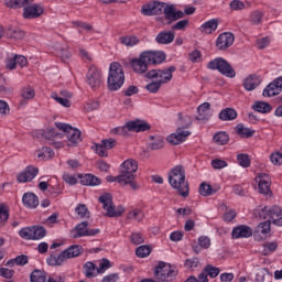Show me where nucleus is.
<instances>
[{
	"label": "nucleus",
	"instance_id": "29",
	"mask_svg": "<svg viewBox=\"0 0 282 282\" xmlns=\"http://www.w3.org/2000/svg\"><path fill=\"white\" fill-rule=\"evenodd\" d=\"M36 96V93L34 91V88L26 86L21 89V98L20 107H25L28 105V100H32Z\"/></svg>",
	"mask_w": 282,
	"mask_h": 282
},
{
	"label": "nucleus",
	"instance_id": "26",
	"mask_svg": "<svg viewBox=\"0 0 282 282\" xmlns=\"http://www.w3.org/2000/svg\"><path fill=\"white\" fill-rule=\"evenodd\" d=\"M64 254V258L66 259H76V257H80V254H83L84 250H83V246L80 245H73L70 247H68L66 250L62 251Z\"/></svg>",
	"mask_w": 282,
	"mask_h": 282
},
{
	"label": "nucleus",
	"instance_id": "31",
	"mask_svg": "<svg viewBox=\"0 0 282 282\" xmlns=\"http://www.w3.org/2000/svg\"><path fill=\"white\" fill-rule=\"evenodd\" d=\"M218 118L223 122L237 120V110L235 108H225L219 112Z\"/></svg>",
	"mask_w": 282,
	"mask_h": 282
},
{
	"label": "nucleus",
	"instance_id": "34",
	"mask_svg": "<svg viewBox=\"0 0 282 282\" xmlns=\"http://www.w3.org/2000/svg\"><path fill=\"white\" fill-rule=\"evenodd\" d=\"M58 137L62 138V134L56 132L54 128H47L46 130H40L37 132V138H44L45 140H52Z\"/></svg>",
	"mask_w": 282,
	"mask_h": 282
},
{
	"label": "nucleus",
	"instance_id": "5",
	"mask_svg": "<svg viewBox=\"0 0 282 282\" xmlns=\"http://www.w3.org/2000/svg\"><path fill=\"white\" fill-rule=\"evenodd\" d=\"M107 84L110 91H118L124 85V69L120 63L110 64Z\"/></svg>",
	"mask_w": 282,
	"mask_h": 282
},
{
	"label": "nucleus",
	"instance_id": "62",
	"mask_svg": "<svg viewBox=\"0 0 282 282\" xmlns=\"http://www.w3.org/2000/svg\"><path fill=\"white\" fill-rule=\"evenodd\" d=\"M184 265L187 270H193L199 265V258L186 259Z\"/></svg>",
	"mask_w": 282,
	"mask_h": 282
},
{
	"label": "nucleus",
	"instance_id": "39",
	"mask_svg": "<svg viewBox=\"0 0 282 282\" xmlns=\"http://www.w3.org/2000/svg\"><path fill=\"white\" fill-rule=\"evenodd\" d=\"M31 282H45L47 281V273L45 271H41L35 269L30 275Z\"/></svg>",
	"mask_w": 282,
	"mask_h": 282
},
{
	"label": "nucleus",
	"instance_id": "61",
	"mask_svg": "<svg viewBox=\"0 0 282 282\" xmlns=\"http://www.w3.org/2000/svg\"><path fill=\"white\" fill-rule=\"evenodd\" d=\"M3 94H12V88L8 87V82L0 75V96Z\"/></svg>",
	"mask_w": 282,
	"mask_h": 282
},
{
	"label": "nucleus",
	"instance_id": "38",
	"mask_svg": "<svg viewBox=\"0 0 282 282\" xmlns=\"http://www.w3.org/2000/svg\"><path fill=\"white\" fill-rule=\"evenodd\" d=\"M119 41L121 45H126V47H133V45H138V43H140V39L134 35L121 36Z\"/></svg>",
	"mask_w": 282,
	"mask_h": 282
},
{
	"label": "nucleus",
	"instance_id": "14",
	"mask_svg": "<svg viewBox=\"0 0 282 282\" xmlns=\"http://www.w3.org/2000/svg\"><path fill=\"white\" fill-rule=\"evenodd\" d=\"M116 144H118V141L116 139L109 138L101 140V143H95L91 147V150L99 155V158H109V152L111 149L116 148Z\"/></svg>",
	"mask_w": 282,
	"mask_h": 282
},
{
	"label": "nucleus",
	"instance_id": "35",
	"mask_svg": "<svg viewBox=\"0 0 282 282\" xmlns=\"http://www.w3.org/2000/svg\"><path fill=\"white\" fill-rule=\"evenodd\" d=\"M252 109L258 111V113H270V111H272V105L265 101H256Z\"/></svg>",
	"mask_w": 282,
	"mask_h": 282
},
{
	"label": "nucleus",
	"instance_id": "42",
	"mask_svg": "<svg viewBox=\"0 0 282 282\" xmlns=\"http://www.w3.org/2000/svg\"><path fill=\"white\" fill-rule=\"evenodd\" d=\"M37 158L40 160H52V158H54V150H52V148L44 147L39 150Z\"/></svg>",
	"mask_w": 282,
	"mask_h": 282
},
{
	"label": "nucleus",
	"instance_id": "50",
	"mask_svg": "<svg viewBox=\"0 0 282 282\" xmlns=\"http://www.w3.org/2000/svg\"><path fill=\"white\" fill-rule=\"evenodd\" d=\"M237 161H238V164H240V166H242V169L250 167V155H248L246 153L238 154Z\"/></svg>",
	"mask_w": 282,
	"mask_h": 282
},
{
	"label": "nucleus",
	"instance_id": "3",
	"mask_svg": "<svg viewBox=\"0 0 282 282\" xmlns=\"http://www.w3.org/2000/svg\"><path fill=\"white\" fill-rule=\"evenodd\" d=\"M34 0H6L4 6L11 10L23 9L24 19H39L44 12L45 9L41 4H31Z\"/></svg>",
	"mask_w": 282,
	"mask_h": 282
},
{
	"label": "nucleus",
	"instance_id": "2",
	"mask_svg": "<svg viewBox=\"0 0 282 282\" xmlns=\"http://www.w3.org/2000/svg\"><path fill=\"white\" fill-rule=\"evenodd\" d=\"M166 61L164 52L144 51L140 54L139 58L131 61L132 69L135 74H145L149 65H161Z\"/></svg>",
	"mask_w": 282,
	"mask_h": 282
},
{
	"label": "nucleus",
	"instance_id": "58",
	"mask_svg": "<svg viewBox=\"0 0 282 282\" xmlns=\"http://www.w3.org/2000/svg\"><path fill=\"white\" fill-rule=\"evenodd\" d=\"M162 82L161 80H158V82H152L150 84H148L145 86V89L148 91H150V94H158V91H160V87H162Z\"/></svg>",
	"mask_w": 282,
	"mask_h": 282
},
{
	"label": "nucleus",
	"instance_id": "54",
	"mask_svg": "<svg viewBox=\"0 0 282 282\" xmlns=\"http://www.w3.org/2000/svg\"><path fill=\"white\" fill-rule=\"evenodd\" d=\"M8 36H10V39H15L17 41H21V39H24L25 32L19 29H9Z\"/></svg>",
	"mask_w": 282,
	"mask_h": 282
},
{
	"label": "nucleus",
	"instance_id": "51",
	"mask_svg": "<svg viewBox=\"0 0 282 282\" xmlns=\"http://www.w3.org/2000/svg\"><path fill=\"white\" fill-rule=\"evenodd\" d=\"M188 23H189V21L187 19L181 20L171 26V31L172 32H176V31L184 32V30H186V28H188Z\"/></svg>",
	"mask_w": 282,
	"mask_h": 282
},
{
	"label": "nucleus",
	"instance_id": "9",
	"mask_svg": "<svg viewBox=\"0 0 282 282\" xmlns=\"http://www.w3.org/2000/svg\"><path fill=\"white\" fill-rule=\"evenodd\" d=\"M256 217L259 219L271 220L274 226H282V209L279 206H265L261 209H258Z\"/></svg>",
	"mask_w": 282,
	"mask_h": 282
},
{
	"label": "nucleus",
	"instance_id": "21",
	"mask_svg": "<svg viewBox=\"0 0 282 282\" xmlns=\"http://www.w3.org/2000/svg\"><path fill=\"white\" fill-rule=\"evenodd\" d=\"M258 178L259 193H261V195H272V189L270 188V175L261 173L258 175Z\"/></svg>",
	"mask_w": 282,
	"mask_h": 282
},
{
	"label": "nucleus",
	"instance_id": "59",
	"mask_svg": "<svg viewBox=\"0 0 282 282\" xmlns=\"http://www.w3.org/2000/svg\"><path fill=\"white\" fill-rule=\"evenodd\" d=\"M128 219H133L134 221H141L144 219V213L140 209H134L128 214Z\"/></svg>",
	"mask_w": 282,
	"mask_h": 282
},
{
	"label": "nucleus",
	"instance_id": "20",
	"mask_svg": "<svg viewBox=\"0 0 282 282\" xmlns=\"http://www.w3.org/2000/svg\"><path fill=\"white\" fill-rule=\"evenodd\" d=\"M254 231L247 225H239L235 227L231 231L232 239H248Z\"/></svg>",
	"mask_w": 282,
	"mask_h": 282
},
{
	"label": "nucleus",
	"instance_id": "44",
	"mask_svg": "<svg viewBox=\"0 0 282 282\" xmlns=\"http://www.w3.org/2000/svg\"><path fill=\"white\" fill-rule=\"evenodd\" d=\"M230 138L228 137V133L226 132H217L214 135V142L218 144L219 147H224V144H228V141Z\"/></svg>",
	"mask_w": 282,
	"mask_h": 282
},
{
	"label": "nucleus",
	"instance_id": "6",
	"mask_svg": "<svg viewBox=\"0 0 282 282\" xmlns=\"http://www.w3.org/2000/svg\"><path fill=\"white\" fill-rule=\"evenodd\" d=\"M178 118L185 123H181V126L176 129V133H172L167 137V142L174 145L186 142V139L188 138V135H191V131L184 129H189L191 124H193V120H191V117L186 116L183 118L182 112L178 113Z\"/></svg>",
	"mask_w": 282,
	"mask_h": 282
},
{
	"label": "nucleus",
	"instance_id": "25",
	"mask_svg": "<svg viewBox=\"0 0 282 282\" xmlns=\"http://www.w3.org/2000/svg\"><path fill=\"white\" fill-rule=\"evenodd\" d=\"M198 116L196 117V120L200 122H208L210 120V102H204L198 108Z\"/></svg>",
	"mask_w": 282,
	"mask_h": 282
},
{
	"label": "nucleus",
	"instance_id": "57",
	"mask_svg": "<svg viewBox=\"0 0 282 282\" xmlns=\"http://www.w3.org/2000/svg\"><path fill=\"white\" fill-rule=\"evenodd\" d=\"M130 241L134 246H140V243H144V236L141 232H132L130 236Z\"/></svg>",
	"mask_w": 282,
	"mask_h": 282
},
{
	"label": "nucleus",
	"instance_id": "46",
	"mask_svg": "<svg viewBox=\"0 0 282 282\" xmlns=\"http://www.w3.org/2000/svg\"><path fill=\"white\" fill-rule=\"evenodd\" d=\"M47 235V230L43 226H33V241L43 239Z\"/></svg>",
	"mask_w": 282,
	"mask_h": 282
},
{
	"label": "nucleus",
	"instance_id": "19",
	"mask_svg": "<svg viewBox=\"0 0 282 282\" xmlns=\"http://www.w3.org/2000/svg\"><path fill=\"white\" fill-rule=\"evenodd\" d=\"M271 226H272V220L260 223L256 231L253 232V237L256 241H262V239H265L268 235H270Z\"/></svg>",
	"mask_w": 282,
	"mask_h": 282
},
{
	"label": "nucleus",
	"instance_id": "41",
	"mask_svg": "<svg viewBox=\"0 0 282 282\" xmlns=\"http://www.w3.org/2000/svg\"><path fill=\"white\" fill-rule=\"evenodd\" d=\"M263 17H264V13L262 11L257 10L251 12L249 17V21L251 25H261V23H263Z\"/></svg>",
	"mask_w": 282,
	"mask_h": 282
},
{
	"label": "nucleus",
	"instance_id": "45",
	"mask_svg": "<svg viewBox=\"0 0 282 282\" xmlns=\"http://www.w3.org/2000/svg\"><path fill=\"white\" fill-rule=\"evenodd\" d=\"M151 246H140L135 249V254L137 257H139L140 259H144L147 257H149V254H151Z\"/></svg>",
	"mask_w": 282,
	"mask_h": 282
},
{
	"label": "nucleus",
	"instance_id": "7",
	"mask_svg": "<svg viewBox=\"0 0 282 282\" xmlns=\"http://www.w3.org/2000/svg\"><path fill=\"white\" fill-rule=\"evenodd\" d=\"M154 279L160 282H173L177 279V270L173 269L171 264L160 261L154 269Z\"/></svg>",
	"mask_w": 282,
	"mask_h": 282
},
{
	"label": "nucleus",
	"instance_id": "11",
	"mask_svg": "<svg viewBox=\"0 0 282 282\" xmlns=\"http://www.w3.org/2000/svg\"><path fill=\"white\" fill-rule=\"evenodd\" d=\"M208 69H217L223 76H226L227 78H235L237 76V73L235 72V68L228 63V61L216 57L215 59L210 61L207 64Z\"/></svg>",
	"mask_w": 282,
	"mask_h": 282
},
{
	"label": "nucleus",
	"instance_id": "24",
	"mask_svg": "<svg viewBox=\"0 0 282 282\" xmlns=\"http://www.w3.org/2000/svg\"><path fill=\"white\" fill-rule=\"evenodd\" d=\"M259 85H261V78L256 74L249 75L242 82V86L246 91H254V89L258 88Z\"/></svg>",
	"mask_w": 282,
	"mask_h": 282
},
{
	"label": "nucleus",
	"instance_id": "37",
	"mask_svg": "<svg viewBox=\"0 0 282 282\" xmlns=\"http://www.w3.org/2000/svg\"><path fill=\"white\" fill-rule=\"evenodd\" d=\"M236 133L240 138H252V135H254V130L243 127V123H238L236 126Z\"/></svg>",
	"mask_w": 282,
	"mask_h": 282
},
{
	"label": "nucleus",
	"instance_id": "56",
	"mask_svg": "<svg viewBox=\"0 0 282 282\" xmlns=\"http://www.w3.org/2000/svg\"><path fill=\"white\" fill-rule=\"evenodd\" d=\"M17 263V265H28V256L25 254H21V256H18L14 260H9L7 262V265H12Z\"/></svg>",
	"mask_w": 282,
	"mask_h": 282
},
{
	"label": "nucleus",
	"instance_id": "16",
	"mask_svg": "<svg viewBox=\"0 0 282 282\" xmlns=\"http://www.w3.org/2000/svg\"><path fill=\"white\" fill-rule=\"evenodd\" d=\"M234 43H235V34L230 32H224L217 37L216 47L220 52H226V50H228V47H231Z\"/></svg>",
	"mask_w": 282,
	"mask_h": 282
},
{
	"label": "nucleus",
	"instance_id": "18",
	"mask_svg": "<svg viewBox=\"0 0 282 282\" xmlns=\"http://www.w3.org/2000/svg\"><path fill=\"white\" fill-rule=\"evenodd\" d=\"M87 226H89L88 221H82L75 227V230L77 234L73 236L74 239H79V237H95V235H98L100 232V229H87Z\"/></svg>",
	"mask_w": 282,
	"mask_h": 282
},
{
	"label": "nucleus",
	"instance_id": "23",
	"mask_svg": "<svg viewBox=\"0 0 282 282\" xmlns=\"http://www.w3.org/2000/svg\"><path fill=\"white\" fill-rule=\"evenodd\" d=\"M164 137L160 134L150 135L148 138V149L150 151H160V149H164Z\"/></svg>",
	"mask_w": 282,
	"mask_h": 282
},
{
	"label": "nucleus",
	"instance_id": "49",
	"mask_svg": "<svg viewBox=\"0 0 282 282\" xmlns=\"http://www.w3.org/2000/svg\"><path fill=\"white\" fill-rule=\"evenodd\" d=\"M10 219V212L6 209V206L0 207V228H3Z\"/></svg>",
	"mask_w": 282,
	"mask_h": 282
},
{
	"label": "nucleus",
	"instance_id": "17",
	"mask_svg": "<svg viewBox=\"0 0 282 282\" xmlns=\"http://www.w3.org/2000/svg\"><path fill=\"white\" fill-rule=\"evenodd\" d=\"M36 175H39V167L29 165L24 171L18 174L17 180L20 182V184H25L28 182H32Z\"/></svg>",
	"mask_w": 282,
	"mask_h": 282
},
{
	"label": "nucleus",
	"instance_id": "43",
	"mask_svg": "<svg viewBox=\"0 0 282 282\" xmlns=\"http://www.w3.org/2000/svg\"><path fill=\"white\" fill-rule=\"evenodd\" d=\"M199 194L203 197H210V195L217 193V191L213 189V186L210 184L202 183L198 188Z\"/></svg>",
	"mask_w": 282,
	"mask_h": 282
},
{
	"label": "nucleus",
	"instance_id": "22",
	"mask_svg": "<svg viewBox=\"0 0 282 282\" xmlns=\"http://www.w3.org/2000/svg\"><path fill=\"white\" fill-rule=\"evenodd\" d=\"M155 41L158 45H171L175 41V32L173 31H161Z\"/></svg>",
	"mask_w": 282,
	"mask_h": 282
},
{
	"label": "nucleus",
	"instance_id": "10",
	"mask_svg": "<svg viewBox=\"0 0 282 282\" xmlns=\"http://www.w3.org/2000/svg\"><path fill=\"white\" fill-rule=\"evenodd\" d=\"M98 202L102 204L104 210L107 212L106 217H122V214L124 213V207H122L121 205L116 207L111 194L107 193L101 195L98 198Z\"/></svg>",
	"mask_w": 282,
	"mask_h": 282
},
{
	"label": "nucleus",
	"instance_id": "1",
	"mask_svg": "<svg viewBox=\"0 0 282 282\" xmlns=\"http://www.w3.org/2000/svg\"><path fill=\"white\" fill-rule=\"evenodd\" d=\"M141 12L144 17H153L162 14L163 12L165 20L167 21V25L175 23V21H180V19H184V11H176L175 6L158 1L143 6Z\"/></svg>",
	"mask_w": 282,
	"mask_h": 282
},
{
	"label": "nucleus",
	"instance_id": "36",
	"mask_svg": "<svg viewBox=\"0 0 282 282\" xmlns=\"http://www.w3.org/2000/svg\"><path fill=\"white\" fill-rule=\"evenodd\" d=\"M280 94L281 91L276 87V84L272 82L263 89L262 96H264V98H272L273 96H279Z\"/></svg>",
	"mask_w": 282,
	"mask_h": 282
},
{
	"label": "nucleus",
	"instance_id": "47",
	"mask_svg": "<svg viewBox=\"0 0 282 282\" xmlns=\"http://www.w3.org/2000/svg\"><path fill=\"white\" fill-rule=\"evenodd\" d=\"M19 235L22 239H26V240H33L34 241V232H33V227H25L22 228L19 231Z\"/></svg>",
	"mask_w": 282,
	"mask_h": 282
},
{
	"label": "nucleus",
	"instance_id": "33",
	"mask_svg": "<svg viewBox=\"0 0 282 282\" xmlns=\"http://www.w3.org/2000/svg\"><path fill=\"white\" fill-rule=\"evenodd\" d=\"M217 28H219V21L217 19H212L202 24L200 30L206 34H213Z\"/></svg>",
	"mask_w": 282,
	"mask_h": 282
},
{
	"label": "nucleus",
	"instance_id": "27",
	"mask_svg": "<svg viewBox=\"0 0 282 282\" xmlns=\"http://www.w3.org/2000/svg\"><path fill=\"white\" fill-rule=\"evenodd\" d=\"M66 258L63 251H61L57 256L54 253H51L50 257L46 258L47 265H51L52 268H58L63 263H65Z\"/></svg>",
	"mask_w": 282,
	"mask_h": 282
},
{
	"label": "nucleus",
	"instance_id": "55",
	"mask_svg": "<svg viewBox=\"0 0 282 282\" xmlns=\"http://www.w3.org/2000/svg\"><path fill=\"white\" fill-rule=\"evenodd\" d=\"M276 248H279V245L276 242H267L264 245V249L262 250L263 257L272 254V252H274Z\"/></svg>",
	"mask_w": 282,
	"mask_h": 282
},
{
	"label": "nucleus",
	"instance_id": "53",
	"mask_svg": "<svg viewBox=\"0 0 282 282\" xmlns=\"http://www.w3.org/2000/svg\"><path fill=\"white\" fill-rule=\"evenodd\" d=\"M51 98H53V100H56V102L62 105V107H66V108L72 107V101H69V99L65 97H58V94L56 93H52Z\"/></svg>",
	"mask_w": 282,
	"mask_h": 282
},
{
	"label": "nucleus",
	"instance_id": "13",
	"mask_svg": "<svg viewBox=\"0 0 282 282\" xmlns=\"http://www.w3.org/2000/svg\"><path fill=\"white\" fill-rule=\"evenodd\" d=\"M138 171V161L133 159H128L121 164L120 175L118 176L119 184H122L124 180H135V175Z\"/></svg>",
	"mask_w": 282,
	"mask_h": 282
},
{
	"label": "nucleus",
	"instance_id": "64",
	"mask_svg": "<svg viewBox=\"0 0 282 282\" xmlns=\"http://www.w3.org/2000/svg\"><path fill=\"white\" fill-rule=\"evenodd\" d=\"M270 160H271L272 164H274L275 166H281V164H282V154H281V152L272 153L271 156H270Z\"/></svg>",
	"mask_w": 282,
	"mask_h": 282
},
{
	"label": "nucleus",
	"instance_id": "15",
	"mask_svg": "<svg viewBox=\"0 0 282 282\" xmlns=\"http://www.w3.org/2000/svg\"><path fill=\"white\" fill-rule=\"evenodd\" d=\"M87 83L91 89H99L102 84V73L96 68V66H90L86 75Z\"/></svg>",
	"mask_w": 282,
	"mask_h": 282
},
{
	"label": "nucleus",
	"instance_id": "60",
	"mask_svg": "<svg viewBox=\"0 0 282 282\" xmlns=\"http://www.w3.org/2000/svg\"><path fill=\"white\" fill-rule=\"evenodd\" d=\"M109 268H111V261L104 258L99 264V268H97V273L105 274V272H107V270H109Z\"/></svg>",
	"mask_w": 282,
	"mask_h": 282
},
{
	"label": "nucleus",
	"instance_id": "48",
	"mask_svg": "<svg viewBox=\"0 0 282 282\" xmlns=\"http://www.w3.org/2000/svg\"><path fill=\"white\" fill-rule=\"evenodd\" d=\"M75 213L80 217V219H85V217H87V219H89V209L87 208V205H85V204H79L75 208Z\"/></svg>",
	"mask_w": 282,
	"mask_h": 282
},
{
	"label": "nucleus",
	"instance_id": "63",
	"mask_svg": "<svg viewBox=\"0 0 282 282\" xmlns=\"http://www.w3.org/2000/svg\"><path fill=\"white\" fill-rule=\"evenodd\" d=\"M198 246L205 250H208V248H210V238L208 236H200L198 238Z\"/></svg>",
	"mask_w": 282,
	"mask_h": 282
},
{
	"label": "nucleus",
	"instance_id": "4",
	"mask_svg": "<svg viewBox=\"0 0 282 282\" xmlns=\"http://www.w3.org/2000/svg\"><path fill=\"white\" fill-rule=\"evenodd\" d=\"M169 184L177 191L181 197H188L189 188L188 182H186V170L184 166L176 165L169 173Z\"/></svg>",
	"mask_w": 282,
	"mask_h": 282
},
{
	"label": "nucleus",
	"instance_id": "40",
	"mask_svg": "<svg viewBox=\"0 0 282 282\" xmlns=\"http://www.w3.org/2000/svg\"><path fill=\"white\" fill-rule=\"evenodd\" d=\"M84 273L87 279H94L96 276V272H98V267L94 264V262H86L84 264Z\"/></svg>",
	"mask_w": 282,
	"mask_h": 282
},
{
	"label": "nucleus",
	"instance_id": "30",
	"mask_svg": "<svg viewBox=\"0 0 282 282\" xmlns=\"http://www.w3.org/2000/svg\"><path fill=\"white\" fill-rule=\"evenodd\" d=\"M22 202L26 208H36L39 206V196L34 193H25Z\"/></svg>",
	"mask_w": 282,
	"mask_h": 282
},
{
	"label": "nucleus",
	"instance_id": "32",
	"mask_svg": "<svg viewBox=\"0 0 282 282\" xmlns=\"http://www.w3.org/2000/svg\"><path fill=\"white\" fill-rule=\"evenodd\" d=\"M177 67L170 66L169 68L162 69L160 74V82L165 85L166 83H171L173 80V72H176Z\"/></svg>",
	"mask_w": 282,
	"mask_h": 282
},
{
	"label": "nucleus",
	"instance_id": "8",
	"mask_svg": "<svg viewBox=\"0 0 282 282\" xmlns=\"http://www.w3.org/2000/svg\"><path fill=\"white\" fill-rule=\"evenodd\" d=\"M127 131H133L134 133L151 131V123L140 119L128 121L123 127L115 128L112 130V133H117L118 135H124Z\"/></svg>",
	"mask_w": 282,
	"mask_h": 282
},
{
	"label": "nucleus",
	"instance_id": "52",
	"mask_svg": "<svg viewBox=\"0 0 282 282\" xmlns=\"http://www.w3.org/2000/svg\"><path fill=\"white\" fill-rule=\"evenodd\" d=\"M204 269L205 272H207V276H210V279H217V276H219V272H221L219 268L214 267L213 264H207Z\"/></svg>",
	"mask_w": 282,
	"mask_h": 282
},
{
	"label": "nucleus",
	"instance_id": "12",
	"mask_svg": "<svg viewBox=\"0 0 282 282\" xmlns=\"http://www.w3.org/2000/svg\"><path fill=\"white\" fill-rule=\"evenodd\" d=\"M55 127L59 131H63L64 135L67 138V147H77V144L82 142L80 130L63 122H55Z\"/></svg>",
	"mask_w": 282,
	"mask_h": 282
},
{
	"label": "nucleus",
	"instance_id": "28",
	"mask_svg": "<svg viewBox=\"0 0 282 282\" xmlns=\"http://www.w3.org/2000/svg\"><path fill=\"white\" fill-rule=\"evenodd\" d=\"M79 180L83 186H100V184H102V181L93 174L80 175Z\"/></svg>",
	"mask_w": 282,
	"mask_h": 282
}]
</instances>
